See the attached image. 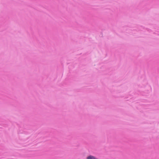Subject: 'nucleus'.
Segmentation results:
<instances>
[{
  "label": "nucleus",
  "instance_id": "obj_1",
  "mask_svg": "<svg viewBox=\"0 0 159 159\" xmlns=\"http://www.w3.org/2000/svg\"><path fill=\"white\" fill-rule=\"evenodd\" d=\"M87 159H98L96 158L95 157H94L93 156H92L91 155H90L87 157Z\"/></svg>",
  "mask_w": 159,
  "mask_h": 159
}]
</instances>
